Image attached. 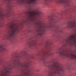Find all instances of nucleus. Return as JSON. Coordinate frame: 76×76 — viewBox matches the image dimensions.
Instances as JSON below:
<instances>
[{"instance_id":"obj_1","label":"nucleus","mask_w":76,"mask_h":76,"mask_svg":"<svg viewBox=\"0 0 76 76\" xmlns=\"http://www.w3.org/2000/svg\"><path fill=\"white\" fill-rule=\"evenodd\" d=\"M9 28L11 30V32L9 33V37H13L14 36L16 35L17 33L19 32V26L16 23L14 24L10 25L9 26Z\"/></svg>"},{"instance_id":"obj_2","label":"nucleus","mask_w":76,"mask_h":76,"mask_svg":"<svg viewBox=\"0 0 76 76\" xmlns=\"http://www.w3.org/2000/svg\"><path fill=\"white\" fill-rule=\"evenodd\" d=\"M51 67L54 70V71L53 73L49 72L48 74L49 76H52L53 74H60L61 72H63V69L58 64L57 65L54 64L52 65Z\"/></svg>"},{"instance_id":"obj_3","label":"nucleus","mask_w":76,"mask_h":76,"mask_svg":"<svg viewBox=\"0 0 76 76\" xmlns=\"http://www.w3.org/2000/svg\"><path fill=\"white\" fill-rule=\"evenodd\" d=\"M60 53L61 56H65L66 57H69L73 59H76V53L75 54L72 53L69 54L67 53V50H62Z\"/></svg>"},{"instance_id":"obj_4","label":"nucleus","mask_w":76,"mask_h":76,"mask_svg":"<svg viewBox=\"0 0 76 76\" xmlns=\"http://www.w3.org/2000/svg\"><path fill=\"white\" fill-rule=\"evenodd\" d=\"M76 21L74 20L71 22H69L68 23V28H75L76 27Z\"/></svg>"},{"instance_id":"obj_5","label":"nucleus","mask_w":76,"mask_h":76,"mask_svg":"<svg viewBox=\"0 0 76 76\" xmlns=\"http://www.w3.org/2000/svg\"><path fill=\"white\" fill-rule=\"evenodd\" d=\"M37 25L40 26V29L39 30V32H40L39 33L40 35H42L44 33V32H45V30L42 28V23L41 21H40L39 23H37Z\"/></svg>"},{"instance_id":"obj_6","label":"nucleus","mask_w":76,"mask_h":76,"mask_svg":"<svg viewBox=\"0 0 76 76\" xmlns=\"http://www.w3.org/2000/svg\"><path fill=\"white\" fill-rule=\"evenodd\" d=\"M11 69L10 68H6L5 72L2 74V76H8L9 73H10V70H11Z\"/></svg>"},{"instance_id":"obj_7","label":"nucleus","mask_w":76,"mask_h":76,"mask_svg":"<svg viewBox=\"0 0 76 76\" xmlns=\"http://www.w3.org/2000/svg\"><path fill=\"white\" fill-rule=\"evenodd\" d=\"M26 67L27 69V70L26 72L24 73L23 75L24 76H29V75H31V71L28 66H27Z\"/></svg>"},{"instance_id":"obj_8","label":"nucleus","mask_w":76,"mask_h":76,"mask_svg":"<svg viewBox=\"0 0 76 76\" xmlns=\"http://www.w3.org/2000/svg\"><path fill=\"white\" fill-rule=\"evenodd\" d=\"M58 3H62L66 6H69V1L68 0H58L57 1Z\"/></svg>"},{"instance_id":"obj_9","label":"nucleus","mask_w":76,"mask_h":76,"mask_svg":"<svg viewBox=\"0 0 76 76\" xmlns=\"http://www.w3.org/2000/svg\"><path fill=\"white\" fill-rule=\"evenodd\" d=\"M49 23L50 26L47 27V28H51V25H54V24L56 23V21L54 19L52 18L51 20H49Z\"/></svg>"},{"instance_id":"obj_10","label":"nucleus","mask_w":76,"mask_h":76,"mask_svg":"<svg viewBox=\"0 0 76 76\" xmlns=\"http://www.w3.org/2000/svg\"><path fill=\"white\" fill-rule=\"evenodd\" d=\"M36 44H37V43L34 41H32L31 42H28L27 43V44L28 45L29 47L30 48L32 47H35L34 45Z\"/></svg>"},{"instance_id":"obj_11","label":"nucleus","mask_w":76,"mask_h":76,"mask_svg":"<svg viewBox=\"0 0 76 76\" xmlns=\"http://www.w3.org/2000/svg\"><path fill=\"white\" fill-rule=\"evenodd\" d=\"M36 0H27L26 2L28 4H35L37 3Z\"/></svg>"},{"instance_id":"obj_12","label":"nucleus","mask_w":76,"mask_h":76,"mask_svg":"<svg viewBox=\"0 0 76 76\" xmlns=\"http://www.w3.org/2000/svg\"><path fill=\"white\" fill-rule=\"evenodd\" d=\"M26 13L27 15H29L31 17H32V16H34L35 15V13L34 11H31L30 10H29L28 11H27L26 12Z\"/></svg>"},{"instance_id":"obj_13","label":"nucleus","mask_w":76,"mask_h":76,"mask_svg":"<svg viewBox=\"0 0 76 76\" xmlns=\"http://www.w3.org/2000/svg\"><path fill=\"white\" fill-rule=\"evenodd\" d=\"M25 1H26L25 0H19L18 3L19 4H25Z\"/></svg>"},{"instance_id":"obj_14","label":"nucleus","mask_w":76,"mask_h":76,"mask_svg":"<svg viewBox=\"0 0 76 76\" xmlns=\"http://www.w3.org/2000/svg\"><path fill=\"white\" fill-rule=\"evenodd\" d=\"M3 50H5V48L3 47L2 46H0V51L2 52Z\"/></svg>"},{"instance_id":"obj_15","label":"nucleus","mask_w":76,"mask_h":76,"mask_svg":"<svg viewBox=\"0 0 76 76\" xmlns=\"http://www.w3.org/2000/svg\"><path fill=\"white\" fill-rule=\"evenodd\" d=\"M36 13L38 15L39 14H40V13H41V12L38 11H36Z\"/></svg>"},{"instance_id":"obj_16","label":"nucleus","mask_w":76,"mask_h":76,"mask_svg":"<svg viewBox=\"0 0 76 76\" xmlns=\"http://www.w3.org/2000/svg\"><path fill=\"white\" fill-rule=\"evenodd\" d=\"M46 54H47V56H50V55H53V53H48Z\"/></svg>"},{"instance_id":"obj_17","label":"nucleus","mask_w":76,"mask_h":76,"mask_svg":"<svg viewBox=\"0 0 76 76\" xmlns=\"http://www.w3.org/2000/svg\"><path fill=\"white\" fill-rule=\"evenodd\" d=\"M15 63H18V64H20L19 61H18L17 60L15 61Z\"/></svg>"},{"instance_id":"obj_18","label":"nucleus","mask_w":76,"mask_h":76,"mask_svg":"<svg viewBox=\"0 0 76 76\" xmlns=\"http://www.w3.org/2000/svg\"><path fill=\"white\" fill-rule=\"evenodd\" d=\"M0 17H1V18H3V17H4V15L0 14Z\"/></svg>"},{"instance_id":"obj_19","label":"nucleus","mask_w":76,"mask_h":76,"mask_svg":"<svg viewBox=\"0 0 76 76\" xmlns=\"http://www.w3.org/2000/svg\"><path fill=\"white\" fill-rule=\"evenodd\" d=\"M49 1H51V0H45V2L46 3H47V2H48Z\"/></svg>"},{"instance_id":"obj_20","label":"nucleus","mask_w":76,"mask_h":76,"mask_svg":"<svg viewBox=\"0 0 76 76\" xmlns=\"http://www.w3.org/2000/svg\"><path fill=\"white\" fill-rule=\"evenodd\" d=\"M5 1H10V0H4Z\"/></svg>"},{"instance_id":"obj_21","label":"nucleus","mask_w":76,"mask_h":76,"mask_svg":"<svg viewBox=\"0 0 76 76\" xmlns=\"http://www.w3.org/2000/svg\"><path fill=\"white\" fill-rule=\"evenodd\" d=\"M44 58H43V60H44Z\"/></svg>"},{"instance_id":"obj_22","label":"nucleus","mask_w":76,"mask_h":76,"mask_svg":"<svg viewBox=\"0 0 76 76\" xmlns=\"http://www.w3.org/2000/svg\"><path fill=\"white\" fill-rule=\"evenodd\" d=\"M22 75H23V74H22Z\"/></svg>"}]
</instances>
